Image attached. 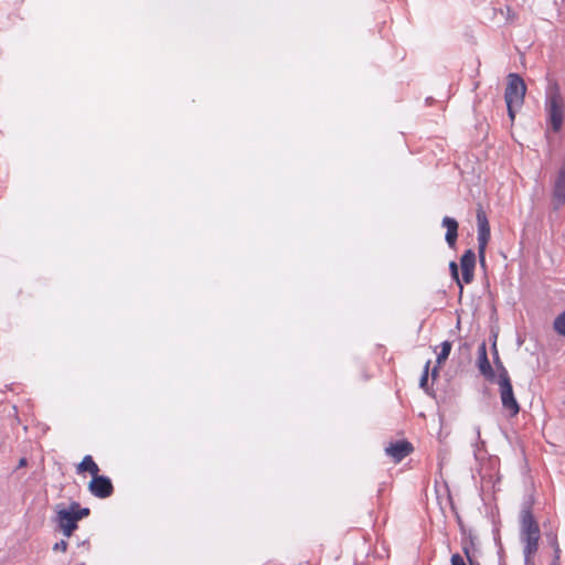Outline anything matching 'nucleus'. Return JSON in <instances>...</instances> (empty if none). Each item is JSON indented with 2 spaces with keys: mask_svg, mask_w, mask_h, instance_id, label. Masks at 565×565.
<instances>
[{
  "mask_svg": "<svg viewBox=\"0 0 565 565\" xmlns=\"http://www.w3.org/2000/svg\"><path fill=\"white\" fill-rule=\"evenodd\" d=\"M541 531L539 523L530 507L523 508L520 513V540L523 544L524 564L531 565L539 550Z\"/></svg>",
  "mask_w": 565,
  "mask_h": 565,
  "instance_id": "nucleus-1",
  "label": "nucleus"
},
{
  "mask_svg": "<svg viewBox=\"0 0 565 565\" xmlns=\"http://www.w3.org/2000/svg\"><path fill=\"white\" fill-rule=\"evenodd\" d=\"M544 107L552 129L555 132L559 131L564 120L565 102L555 81H551L546 87Z\"/></svg>",
  "mask_w": 565,
  "mask_h": 565,
  "instance_id": "nucleus-2",
  "label": "nucleus"
},
{
  "mask_svg": "<svg viewBox=\"0 0 565 565\" xmlns=\"http://www.w3.org/2000/svg\"><path fill=\"white\" fill-rule=\"evenodd\" d=\"M494 381L499 385V393L503 409L510 416H515L520 412V406L514 397L511 380L505 367H502L500 374H498Z\"/></svg>",
  "mask_w": 565,
  "mask_h": 565,
  "instance_id": "nucleus-3",
  "label": "nucleus"
},
{
  "mask_svg": "<svg viewBox=\"0 0 565 565\" xmlns=\"http://www.w3.org/2000/svg\"><path fill=\"white\" fill-rule=\"evenodd\" d=\"M526 94V85L519 74L510 73L508 75V85L504 92L507 104L523 105Z\"/></svg>",
  "mask_w": 565,
  "mask_h": 565,
  "instance_id": "nucleus-4",
  "label": "nucleus"
},
{
  "mask_svg": "<svg viewBox=\"0 0 565 565\" xmlns=\"http://www.w3.org/2000/svg\"><path fill=\"white\" fill-rule=\"evenodd\" d=\"M477 223H478V253L480 257V262L484 263V253L487 244L490 239V225L488 218L482 210L477 212Z\"/></svg>",
  "mask_w": 565,
  "mask_h": 565,
  "instance_id": "nucleus-5",
  "label": "nucleus"
},
{
  "mask_svg": "<svg viewBox=\"0 0 565 565\" xmlns=\"http://www.w3.org/2000/svg\"><path fill=\"white\" fill-rule=\"evenodd\" d=\"M55 522L63 535L70 537L77 529V520L71 509H60L56 511Z\"/></svg>",
  "mask_w": 565,
  "mask_h": 565,
  "instance_id": "nucleus-6",
  "label": "nucleus"
},
{
  "mask_svg": "<svg viewBox=\"0 0 565 565\" xmlns=\"http://www.w3.org/2000/svg\"><path fill=\"white\" fill-rule=\"evenodd\" d=\"M89 492L99 499H106L114 492L111 480L105 476H94L88 484Z\"/></svg>",
  "mask_w": 565,
  "mask_h": 565,
  "instance_id": "nucleus-7",
  "label": "nucleus"
},
{
  "mask_svg": "<svg viewBox=\"0 0 565 565\" xmlns=\"http://www.w3.org/2000/svg\"><path fill=\"white\" fill-rule=\"evenodd\" d=\"M552 198L555 210L559 209L565 203V161L561 166L554 180Z\"/></svg>",
  "mask_w": 565,
  "mask_h": 565,
  "instance_id": "nucleus-8",
  "label": "nucleus"
},
{
  "mask_svg": "<svg viewBox=\"0 0 565 565\" xmlns=\"http://www.w3.org/2000/svg\"><path fill=\"white\" fill-rule=\"evenodd\" d=\"M476 254L472 249H468L460 258V267L462 273V282L470 284L475 277Z\"/></svg>",
  "mask_w": 565,
  "mask_h": 565,
  "instance_id": "nucleus-9",
  "label": "nucleus"
},
{
  "mask_svg": "<svg viewBox=\"0 0 565 565\" xmlns=\"http://www.w3.org/2000/svg\"><path fill=\"white\" fill-rule=\"evenodd\" d=\"M477 365L479 372L486 377V380L493 382L497 379L498 375H495L487 355L486 342H481L478 348Z\"/></svg>",
  "mask_w": 565,
  "mask_h": 565,
  "instance_id": "nucleus-10",
  "label": "nucleus"
},
{
  "mask_svg": "<svg viewBox=\"0 0 565 565\" xmlns=\"http://www.w3.org/2000/svg\"><path fill=\"white\" fill-rule=\"evenodd\" d=\"M413 451V446L406 440H399L391 444L385 448V452L393 458L395 462H399Z\"/></svg>",
  "mask_w": 565,
  "mask_h": 565,
  "instance_id": "nucleus-11",
  "label": "nucleus"
},
{
  "mask_svg": "<svg viewBox=\"0 0 565 565\" xmlns=\"http://www.w3.org/2000/svg\"><path fill=\"white\" fill-rule=\"evenodd\" d=\"M443 226L447 230L445 239L448 246L454 248L458 237V222L450 216H445L443 218Z\"/></svg>",
  "mask_w": 565,
  "mask_h": 565,
  "instance_id": "nucleus-12",
  "label": "nucleus"
},
{
  "mask_svg": "<svg viewBox=\"0 0 565 565\" xmlns=\"http://www.w3.org/2000/svg\"><path fill=\"white\" fill-rule=\"evenodd\" d=\"M77 472L82 473L88 471L94 476L98 475L99 468L96 462L93 460L92 456L87 455L83 458V460L77 466Z\"/></svg>",
  "mask_w": 565,
  "mask_h": 565,
  "instance_id": "nucleus-13",
  "label": "nucleus"
},
{
  "mask_svg": "<svg viewBox=\"0 0 565 565\" xmlns=\"http://www.w3.org/2000/svg\"><path fill=\"white\" fill-rule=\"evenodd\" d=\"M451 347H452V344L450 341L441 342L440 352L438 353L437 360H436L438 365L443 364L448 359L450 351H451Z\"/></svg>",
  "mask_w": 565,
  "mask_h": 565,
  "instance_id": "nucleus-14",
  "label": "nucleus"
},
{
  "mask_svg": "<svg viewBox=\"0 0 565 565\" xmlns=\"http://www.w3.org/2000/svg\"><path fill=\"white\" fill-rule=\"evenodd\" d=\"M70 509L76 516L77 521L88 516L90 513V510L88 508H81L79 503H77V502H72L70 504Z\"/></svg>",
  "mask_w": 565,
  "mask_h": 565,
  "instance_id": "nucleus-15",
  "label": "nucleus"
},
{
  "mask_svg": "<svg viewBox=\"0 0 565 565\" xmlns=\"http://www.w3.org/2000/svg\"><path fill=\"white\" fill-rule=\"evenodd\" d=\"M553 328L557 334L565 337V310L554 319Z\"/></svg>",
  "mask_w": 565,
  "mask_h": 565,
  "instance_id": "nucleus-16",
  "label": "nucleus"
},
{
  "mask_svg": "<svg viewBox=\"0 0 565 565\" xmlns=\"http://www.w3.org/2000/svg\"><path fill=\"white\" fill-rule=\"evenodd\" d=\"M449 270H450L451 277L456 280V282L459 286L460 290H462L463 286H462V281L459 278V273H458L459 269H458V265H457L456 262H450Z\"/></svg>",
  "mask_w": 565,
  "mask_h": 565,
  "instance_id": "nucleus-17",
  "label": "nucleus"
},
{
  "mask_svg": "<svg viewBox=\"0 0 565 565\" xmlns=\"http://www.w3.org/2000/svg\"><path fill=\"white\" fill-rule=\"evenodd\" d=\"M429 365L430 361H427L419 381V386L424 390L427 388Z\"/></svg>",
  "mask_w": 565,
  "mask_h": 565,
  "instance_id": "nucleus-18",
  "label": "nucleus"
},
{
  "mask_svg": "<svg viewBox=\"0 0 565 565\" xmlns=\"http://www.w3.org/2000/svg\"><path fill=\"white\" fill-rule=\"evenodd\" d=\"M475 436H476V443L473 445L475 447V456L477 457V452L479 451L480 447H483L484 441L481 440V433L480 427H475Z\"/></svg>",
  "mask_w": 565,
  "mask_h": 565,
  "instance_id": "nucleus-19",
  "label": "nucleus"
},
{
  "mask_svg": "<svg viewBox=\"0 0 565 565\" xmlns=\"http://www.w3.org/2000/svg\"><path fill=\"white\" fill-rule=\"evenodd\" d=\"M500 13L504 15L507 22H512L515 19V14L510 7L500 9Z\"/></svg>",
  "mask_w": 565,
  "mask_h": 565,
  "instance_id": "nucleus-20",
  "label": "nucleus"
},
{
  "mask_svg": "<svg viewBox=\"0 0 565 565\" xmlns=\"http://www.w3.org/2000/svg\"><path fill=\"white\" fill-rule=\"evenodd\" d=\"M493 355H494V363H495V366L498 369V374H500V371L502 370V367H504V365L500 361L499 353H498V350L495 348V344H493Z\"/></svg>",
  "mask_w": 565,
  "mask_h": 565,
  "instance_id": "nucleus-21",
  "label": "nucleus"
},
{
  "mask_svg": "<svg viewBox=\"0 0 565 565\" xmlns=\"http://www.w3.org/2000/svg\"><path fill=\"white\" fill-rule=\"evenodd\" d=\"M522 105H510V104H507V107H508V115L510 117L511 120L514 119L515 117V110L521 108Z\"/></svg>",
  "mask_w": 565,
  "mask_h": 565,
  "instance_id": "nucleus-22",
  "label": "nucleus"
},
{
  "mask_svg": "<svg viewBox=\"0 0 565 565\" xmlns=\"http://www.w3.org/2000/svg\"><path fill=\"white\" fill-rule=\"evenodd\" d=\"M67 546H68L67 542H66V541H64V540H61L60 542H56V543L54 544L53 550H54V551L66 552Z\"/></svg>",
  "mask_w": 565,
  "mask_h": 565,
  "instance_id": "nucleus-23",
  "label": "nucleus"
},
{
  "mask_svg": "<svg viewBox=\"0 0 565 565\" xmlns=\"http://www.w3.org/2000/svg\"><path fill=\"white\" fill-rule=\"evenodd\" d=\"M451 565H466V562L461 555L454 554L451 556Z\"/></svg>",
  "mask_w": 565,
  "mask_h": 565,
  "instance_id": "nucleus-24",
  "label": "nucleus"
},
{
  "mask_svg": "<svg viewBox=\"0 0 565 565\" xmlns=\"http://www.w3.org/2000/svg\"><path fill=\"white\" fill-rule=\"evenodd\" d=\"M559 558H561V547L558 544H556V548L554 550V557H553L552 562L559 563Z\"/></svg>",
  "mask_w": 565,
  "mask_h": 565,
  "instance_id": "nucleus-25",
  "label": "nucleus"
},
{
  "mask_svg": "<svg viewBox=\"0 0 565 565\" xmlns=\"http://www.w3.org/2000/svg\"><path fill=\"white\" fill-rule=\"evenodd\" d=\"M26 465H28V460H26V458H24V457H23V458H21V459L19 460V463H18V467H17V468H18V469H20V468L25 467Z\"/></svg>",
  "mask_w": 565,
  "mask_h": 565,
  "instance_id": "nucleus-26",
  "label": "nucleus"
},
{
  "mask_svg": "<svg viewBox=\"0 0 565 565\" xmlns=\"http://www.w3.org/2000/svg\"><path fill=\"white\" fill-rule=\"evenodd\" d=\"M437 375H438V367L435 366L433 372H431V376L435 379Z\"/></svg>",
  "mask_w": 565,
  "mask_h": 565,
  "instance_id": "nucleus-27",
  "label": "nucleus"
},
{
  "mask_svg": "<svg viewBox=\"0 0 565 565\" xmlns=\"http://www.w3.org/2000/svg\"><path fill=\"white\" fill-rule=\"evenodd\" d=\"M460 349L469 350V349H470V345H469V343L465 342V343L460 347Z\"/></svg>",
  "mask_w": 565,
  "mask_h": 565,
  "instance_id": "nucleus-28",
  "label": "nucleus"
},
{
  "mask_svg": "<svg viewBox=\"0 0 565 565\" xmlns=\"http://www.w3.org/2000/svg\"><path fill=\"white\" fill-rule=\"evenodd\" d=\"M556 544H558V542H557V539L554 537L553 541H552V546H553L554 550L556 548Z\"/></svg>",
  "mask_w": 565,
  "mask_h": 565,
  "instance_id": "nucleus-29",
  "label": "nucleus"
},
{
  "mask_svg": "<svg viewBox=\"0 0 565 565\" xmlns=\"http://www.w3.org/2000/svg\"><path fill=\"white\" fill-rule=\"evenodd\" d=\"M551 565H559V563L552 562Z\"/></svg>",
  "mask_w": 565,
  "mask_h": 565,
  "instance_id": "nucleus-30",
  "label": "nucleus"
}]
</instances>
